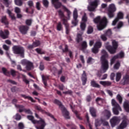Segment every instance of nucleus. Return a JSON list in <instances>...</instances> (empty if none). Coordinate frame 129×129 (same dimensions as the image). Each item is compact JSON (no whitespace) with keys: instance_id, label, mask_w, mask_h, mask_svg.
Listing matches in <instances>:
<instances>
[{"instance_id":"6e6d98bb","label":"nucleus","mask_w":129,"mask_h":129,"mask_svg":"<svg viewBox=\"0 0 129 129\" xmlns=\"http://www.w3.org/2000/svg\"><path fill=\"white\" fill-rule=\"evenodd\" d=\"M58 15L60 18H64V13L61 10L58 11Z\"/></svg>"},{"instance_id":"473e14b6","label":"nucleus","mask_w":129,"mask_h":129,"mask_svg":"<svg viewBox=\"0 0 129 129\" xmlns=\"http://www.w3.org/2000/svg\"><path fill=\"white\" fill-rule=\"evenodd\" d=\"M93 33V28L90 26L88 27L87 33L88 34H92Z\"/></svg>"},{"instance_id":"e2e57ef3","label":"nucleus","mask_w":129,"mask_h":129,"mask_svg":"<svg viewBox=\"0 0 129 129\" xmlns=\"http://www.w3.org/2000/svg\"><path fill=\"white\" fill-rule=\"evenodd\" d=\"M105 35H107V36H110V35H111V30H108L106 32Z\"/></svg>"},{"instance_id":"de8ad7c7","label":"nucleus","mask_w":129,"mask_h":129,"mask_svg":"<svg viewBox=\"0 0 129 129\" xmlns=\"http://www.w3.org/2000/svg\"><path fill=\"white\" fill-rule=\"evenodd\" d=\"M43 4L45 8H47L48 6H49V2H48V0H43Z\"/></svg>"},{"instance_id":"a211bd4d","label":"nucleus","mask_w":129,"mask_h":129,"mask_svg":"<svg viewBox=\"0 0 129 129\" xmlns=\"http://www.w3.org/2000/svg\"><path fill=\"white\" fill-rule=\"evenodd\" d=\"M101 122L103 124V125H105V126H107L108 128H109V124H108V122L105 121H100L98 120H96V126H98L99 125H100V123H101Z\"/></svg>"},{"instance_id":"69168bd1","label":"nucleus","mask_w":129,"mask_h":129,"mask_svg":"<svg viewBox=\"0 0 129 129\" xmlns=\"http://www.w3.org/2000/svg\"><path fill=\"white\" fill-rule=\"evenodd\" d=\"M19 127L20 129H23L24 128V124H23V123H19Z\"/></svg>"},{"instance_id":"ddd939ff","label":"nucleus","mask_w":129,"mask_h":129,"mask_svg":"<svg viewBox=\"0 0 129 129\" xmlns=\"http://www.w3.org/2000/svg\"><path fill=\"white\" fill-rule=\"evenodd\" d=\"M120 121V119L119 118V117H116V116L113 117L110 120L111 125L112 127H114V126H115L116 124H117L118 123H119Z\"/></svg>"},{"instance_id":"412c9836","label":"nucleus","mask_w":129,"mask_h":129,"mask_svg":"<svg viewBox=\"0 0 129 129\" xmlns=\"http://www.w3.org/2000/svg\"><path fill=\"white\" fill-rule=\"evenodd\" d=\"M0 36L3 39H7L9 36V31L6 30L4 32L3 31H0Z\"/></svg>"},{"instance_id":"6ab92c4d","label":"nucleus","mask_w":129,"mask_h":129,"mask_svg":"<svg viewBox=\"0 0 129 129\" xmlns=\"http://www.w3.org/2000/svg\"><path fill=\"white\" fill-rule=\"evenodd\" d=\"M129 82V75L127 74L125 75L123 77V79L121 81V84L122 85H125V84H127Z\"/></svg>"},{"instance_id":"a18cd8bd","label":"nucleus","mask_w":129,"mask_h":129,"mask_svg":"<svg viewBox=\"0 0 129 129\" xmlns=\"http://www.w3.org/2000/svg\"><path fill=\"white\" fill-rule=\"evenodd\" d=\"M117 19H123V13L119 12L117 14Z\"/></svg>"},{"instance_id":"ea45409f","label":"nucleus","mask_w":129,"mask_h":129,"mask_svg":"<svg viewBox=\"0 0 129 129\" xmlns=\"http://www.w3.org/2000/svg\"><path fill=\"white\" fill-rule=\"evenodd\" d=\"M87 62L88 64H92V63H94V59L91 57H89Z\"/></svg>"},{"instance_id":"20e7f679","label":"nucleus","mask_w":129,"mask_h":129,"mask_svg":"<svg viewBox=\"0 0 129 129\" xmlns=\"http://www.w3.org/2000/svg\"><path fill=\"white\" fill-rule=\"evenodd\" d=\"M52 5H53L54 8H55L56 9H59V8H61V7L63 10H64L65 12H67L68 14V20L70 19V15H71V12H70L69 10L66 8L65 6H62V5H61V3L59 2V0H52Z\"/></svg>"},{"instance_id":"c03bdc74","label":"nucleus","mask_w":129,"mask_h":129,"mask_svg":"<svg viewBox=\"0 0 129 129\" xmlns=\"http://www.w3.org/2000/svg\"><path fill=\"white\" fill-rule=\"evenodd\" d=\"M106 36L107 35L106 34H102L100 36V38L101 40H102V41H106V40H107V38L106 37Z\"/></svg>"},{"instance_id":"c9c22d12","label":"nucleus","mask_w":129,"mask_h":129,"mask_svg":"<svg viewBox=\"0 0 129 129\" xmlns=\"http://www.w3.org/2000/svg\"><path fill=\"white\" fill-rule=\"evenodd\" d=\"M86 22H87V16H86V13H84L82 18V22L86 23Z\"/></svg>"},{"instance_id":"338daca9","label":"nucleus","mask_w":129,"mask_h":129,"mask_svg":"<svg viewBox=\"0 0 129 129\" xmlns=\"http://www.w3.org/2000/svg\"><path fill=\"white\" fill-rule=\"evenodd\" d=\"M28 5L29 7H33L34 4L33 3V1H29L28 3Z\"/></svg>"},{"instance_id":"774afa93","label":"nucleus","mask_w":129,"mask_h":129,"mask_svg":"<svg viewBox=\"0 0 129 129\" xmlns=\"http://www.w3.org/2000/svg\"><path fill=\"white\" fill-rule=\"evenodd\" d=\"M115 76V75L114 74V73H112L111 74L110 77H111V80H113V79H114Z\"/></svg>"},{"instance_id":"dca6fc26","label":"nucleus","mask_w":129,"mask_h":129,"mask_svg":"<svg viewBox=\"0 0 129 129\" xmlns=\"http://www.w3.org/2000/svg\"><path fill=\"white\" fill-rule=\"evenodd\" d=\"M16 107L19 109V112H23V111H25L26 113L29 114H32V112L30 109H25V107L23 105H15Z\"/></svg>"},{"instance_id":"f03ea898","label":"nucleus","mask_w":129,"mask_h":129,"mask_svg":"<svg viewBox=\"0 0 129 129\" xmlns=\"http://www.w3.org/2000/svg\"><path fill=\"white\" fill-rule=\"evenodd\" d=\"M95 24H98L97 25V29L99 31H101V30H103L104 27L106 26L107 25V19L106 17H103L102 19L100 18V16H98L93 20Z\"/></svg>"},{"instance_id":"5701e85b","label":"nucleus","mask_w":129,"mask_h":129,"mask_svg":"<svg viewBox=\"0 0 129 129\" xmlns=\"http://www.w3.org/2000/svg\"><path fill=\"white\" fill-rule=\"evenodd\" d=\"M123 108L126 112H129V103L128 101H126L124 102Z\"/></svg>"},{"instance_id":"6e6552de","label":"nucleus","mask_w":129,"mask_h":129,"mask_svg":"<svg viewBox=\"0 0 129 129\" xmlns=\"http://www.w3.org/2000/svg\"><path fill=\"white\" fill-rule=\"evenodd\" d=\"M33 123L34 124H37L38 126H35L37 129H44L46 126V122L42 118H39V120H36L35 122H33Z\"/></svg>"},{"instance_id":"7ed1b4c3","label":"nucleus","mask_w":129,"mask_h":129,"mask_svg":"<svg viewBox=\"0 0 129 129\" xmlns=\"http://www.w3.org/2000/svg\"><path fill=\"white\" fill-rule=\"evenodd\" d=\"M112 47L109 45V42H107L105 43V47L110 54H114L116 52V49H117V42L112 40Z\"/></svg>"},{"instance_id":"49530a36","label":"nucleus","mask_w":129,"mask_h":129,"mask_svg":"<svg viewBox=\"0 0 129 129\" xmlns=\"http://www.w3.org/2000/svg\"><path fill=\"white\" fill-rule=\"evenodd\" d=\"M42 80H43V83H44V85L45 86H47V83H46V81L47 80V79H48V78L47 77H45L44 76H42Z\"/></svg>"},{"instance_id":"bb28decb","label":"nucleus","mask_w":129,"mask_h":129,"mask_svg":"<svg viewBox=\"0 0 129 129\" xmlns=\"http://www.w3.org/2000/svg\"><path fill=\"white\" fill-rule=\"evenodd\" d=\"M100 84H101L103 86H108L111 85V82L108 81H100Z\"/></svg>"},{"instance_id":"bf43d9fd","label":"nucleus","mask_w":129,"mask_h":129,"mask_svg":"<svg viewBox=\"0 0 129 129\" xmlns=\"http://www.w3.org/2000/svg\"><path fill=\"white\" fill-rule=\"evenodd\" d=\"M26 24L27 25V26H31V24H32V21L31 20H27L26 21Z\"/></svg>"},{"instance_id":"4be33fe9","label":"nucleus","mask_w":129,"mask_h":129,"mask_svg":"<svg viewBox=\"0 0 129 129\" xmlns=\"http://www.w3.org/2000/svg\"><path fill=\"white\" fill-rule=\"evenodd\" d=\"M63 24L66 27V34H69V28L68 27H69V25L68 23H67V20L66 19H63L62 20Z\"/></svg>"},{"instance_id":"393cba45","label":"nucleus","mask_w":129,"mask_h":129,"mask_svg":"<svg viewBox=\"0 0 129 129\" xmlns=\"http://www.w3.org/2000/svg\"><path fill=\"white\" fill-rule=\"evenodd\" d=\"M7 13L9 16V17L11 18V20L12 21H15L16 20V17H15V14H14L11 11L9 10H7Z\"/></svg>"},{"instance_id":"2eb2a0df","label":"nucleus","mask_w":129,"mask_h":129,"mask_svg":"<svg viewBox=\"0 0 129 129\" xmlns=\"http://www.w3.org/2000/svg\"><path fill=\"white\" fill-rule=\"evenodd\" d=\"M124 57V53L123 52L121 51L119 53L116 55L113 56L110 60V65H112L114 63L116 59H118V58H123Z\"/></svg>"},{"instance_id":"a878e982","label":"nucleus","mask_w":129,"mask_h":129,"mask_svg":"<svg viewBox=\"0 0 129 129\" xmlns=\"http://www.w3.org/2000/svg\"><path fill=\"white\" fill-rule=\"evenodd\" d=\"M103 114H105L106 119H108V118H109V117L111 116V114L110 113V111H109V110H105L103 112Z\"/></svg>"},{"instance_id":"7c9ffc66","label":"nucleus","mask_w":129,"mask_h":129,"mask_svg":"<svg viewBox=\"0 0 129 129\" xmlns=\"http://www.w3.org/2000/svg\"><path fill=\"white\" fill-rule=\"evenodd\" d=\"M91 85H92V86H93V87H97L98 88H99V87H100V86L96 83V82L94 81H92L91 82Z\"/></svg>"},{"instance_id":"052dcab7","label":"nucleus","mask_w":129,"mask_h":129,"mask_svg":"<svg viewBox=\"0 0 129 129\" xmlns=\"http://www.w3.org/2000/svg\"><path fill=\"white\" fill-rule=\"evenodd\" d=\"M82 47L83 48V49H84V48H86V47H87V43H86V42L84 41L82 44Z\"/></svg>"},{"instance_id":"a19ab883","label":"nucleus","mask_w":129,"mask_h":129,"mask_svg":"<svg viewBox=\"0 0 129 129\" xmlns=\"http://www.w3.org/2000/svg\"><path fill=\"white\" fill-rule=\"evenodd\" d=\"M104 100L100 98H97L96 99V101L98 104H101L103 102Z\"/></svg>"},{"instance_id":"37998d69","label":"nucleus","mask_w":129,"mask_h":129,"mask_svg":"<svg viewBox=\"0 0 129 129\" xmlns=\"http://www.w3.org/2000/svg\"><path fill=\"white\" fill-rule=\"evenodd\" d=\"M116 98L117 100H118L119 103H121L122 102V97L120 95H118L116 96Z\"/></svg>"},{"instance_id":"0eeeda50","label":"nucleus","mask_w":129,"mask_h":129,"mask_svg":"<svg viewBox=\"0 0 129 129\" xmlns=\"http://www.w3.org/2000/svg\"><path fill=\"white\" fill-rule=\"evenodd\" d=\"M111 104L113 106L112 110L114 114H118L119 113V111H121V107H120L119 105L116 102V101H115V100L114 99H112Z\"/></svg>"},{"instance_id":"680f3d73","label":"nucleus","mask_w":129,"mask_h":129,"mask_svg":"<svg viewBox=\"0 0 129 129\" xmlns=\"http://www.w3.org/2000/svg\"><path fill=\"white\" fill-rule=\"evenodd\" d=\"M36 8L38 11L41 9V5L40 4V3L37 2L36 3Z\"/></svg>"},{"instance_id":"e433bc0d","label":"nucleus","mask_w":129,"mask_h":129,"mask_svg":"<svg viewBox=\"0 0 129 129\" xmlns=\"http://www.w3.org/2000/svg\"><path fill=\"white\" fill-rule=\"evenodd\" d=\"M22 97H24V98H27V99H29V100H31L32 102H35V100L33 99V98L30 96H27L25 95H22Z\"/></svg>"},{"instance_id":"cd10ccee","label":"nucleus","mask_w":129,"mask_h":129,"mask_svg":"<svg viewBox=\"0 0 129 129\" xmlns=\"http://www.w3.org/2000/svg\"><path fill=\"white\" fill-rule=\"evenodd\" d=\"M39 45H40V41H36L33 43V45H29L28 48L33 49V48H35V47H38Z\"/></svg>"},{"instance_id":"f704fd0d","label":"nucleus","mask_w":129,"mask_h":129,"mask_svg":"<svg viewBox=\"0 0 129 129\" xmlns=\"http://www.w3.org/2000/svg\"><path fill=\"white\" fill-rule=\"evenodd\" d=\"M83 34V32H82L81 33V34H78L76 40H77V41H78V42L82 41V36Z\"/></svg>"},{"instance_id":"4d7b16f0","label":"nucleus","mask_w":129,"mask_h":129,"mask_svg":"<svg viewBox=\"0 0 129 129\" xmlns=\"http://www.w3.org/2000/svg\"><path fill=\"white\" fill-rule=\"evenodd\" d=\"M15 12L16 14H19L20 13H21V9H20L19 8L16 7L15 8Z\"/></svg>"},{"instance_id":"79ce46f5","label":"nucleus","mask_w":129,"mask_h":129,"mask_svg":"<svg viewBox=\"0 0 129 129\" xmlns=\"http://www.w3.org/2000/svg\"><path fill=\"white\" fill-rule=\"evenodd\" d=\"M28 119H29V120H31L32 122L34 123V122H35L36 120L34 119V117L32 115H28L27 116Z\"/></svg>"},{"instance_id":"13d9d810","label":"nucleus","mask_w":129,"mask_h":129,"mask_svg":"<svg viewBox=\"0 0 129 129\" xmlns=\"http://www.w3.org/2000/svg\"><path fill=\"white\" fill-rule=\"evenodd\" d=\"M2 71L4 74H5V75H8V73H9V72H8V71L7 70V69H6V68H3Z\"/></svg>"},{"instance_id":"b1692460","label":"nucleus","mask_w":129,"mask_h":129,"mask_svg":"<svg viewBox=\"0 0 129 129\" xmlns=\"http://www.w3.org/2000/svg\"><path fill=\"white\" fill-rule=\"evenodd\" d=\"M87 80V79L86 78V74H85V72H84L82 76V81L83 85H85V84H86Z\"/></svg>"},{"instance_id":"9b49d317","label":"nucleus","mask_w":129,"mask_h":129,"mask_svg":"<svg viewBox=\"0 0 129 129\" xmlns=\"http://www.w3.org/2000/svg\"><path fill=\"white\" fill-rule=\"evenodd\" d=\"M101 46H102V43H101V42L100 41L96 42L94 45L93 48H92V51L93 53H94L95 54L98 53V51H99V49L101 48Z\"/></svg>"},{"instance_id":"09e8293b","label":"nucleus","mask_w":129,"mask_h":129,"mask_svg":"<svg viewBox=\"0 0 129 129\" xmlns=\"http://www.w3.org/2000/svg\"><path fill=\"white\" fill-rule=\"evenodd\" d=\"M120 66V63H119V62H117L114 66V69H118V68H119Z\"/></svg>"},{"instance_id":"c756f323","label":"nucleus","mask_w":129,"mask_h":129,"mask_svg":"<svg viewBox=\"0 0 129 129\" xmlns=\"http://www.w3.org/2000/svg\"><path fill=\"white\" fill-rule=\"evenodd\" d=\"M3 49H4V50H6V51H7L6 54L9 56L10 55V51H9V49H10V47L7 46V45L4 44L3 45Z\"/></svg>"},{"instance_id":"58836bf2","label":"nucleus","mask_w":129,"mask_h":129,"mask_svg":"<svg viewBox=\"0 0 129 129\" xmlns=\"http://www.w3.org/2000/svg\"><path fill=\"white\" fill-rule=\"evenodd\" d=\"M1 22L3 24H5V25H7L8 22L7 21V17L6 16H3L2 18Z\"/></svg>"},{"instance_id":"864d4df0","label":"nucleus","mask_w":129,"mask_h":129,"mask_svg":"<svg viewBox=\"0 0 129 129\" xmlns=\"http://www.w3.org/2000/svg\"><path fill=\"white\" fill-rule=\"evenodd\" d=\"M39 69L41 71H43L45 69V67H44V64L42 62H40V63Z\"/></svg>"},{"instance_id":"39448f33","label":"nucleus","mask_w":129,"mask_h":129,"mask_svg":"<svg viewBox=\"0 0 129 129\" xmlns=\"http://www.w3.org/2000/svg\"><path fill=\"white\" fill-rule=\"evenodd\" d=\"M54 103L59 105L62 112V114L66 118H70V116H69V112H68V111H67L66 108L64 107V106L62 105L60 101H59L58 100H54Z\"/></svg>"},{"instance_id":"5fc2aeb1","label":"nucleus","mask_w":129,"mask_h":129,"mask_svg":"<svg viewBox=\"0 0 129 129\" xmlns=\"http://www.w3.org/2000/svg\"><path fill=\"white\" fill-rule=\"evenodd\" d=\"M14 118L16 119V120H20L21 119V115L19 114H16V115L14 116Z\"/></svg>"},{"instance_id":"aec40b11","label":"nucleus","mask_w":129,"mask_h":129,"mask_svg":"<svg viewBox=\"0 0 129 129\" xmlns=\"http://www.w3.org/2000/svg\"><path fill=\"white\" fill-rule=\"evenodd\" d=\"M19 30L23 34V35H25V34H27L28 33V31L29 30V27L26 26H21L19 28Z\"/></svg>"},{"instance_id":"4468645a","label":"nucleus","mask_w":129,"mask_h":129,"mask_svg":"<svg viewBox=\"0 0 129 129\" xmlns=\"http://www.w3.org/2000/svg\"><path fill=\"white\" fill-rule=\"evenodd\" d=\"M73 18L74 20L72 22V24L73 26H77V24H78V20H77V18H78V14L77 13V9H75L74 11Z\"/></svg>"},{"instance_id":"603ef678","label":"nucleus","mask_w":129,"mask_h":129,"mask_svg":"<svg viewBox=\"0 0 129 129\" xmlns=\"http://www.w3.org/2000/svg\"><path fill=\"white\" fill-rule=\"evenodd\" d=\"M118 22V18H115L112 22V26H115Z\"/></svg>"},{"instance_id":"f257e3e1","label":"nucleus","mask_w":129,"mask_h":129,"mask_svg":"<svg viewBox=\"0 0 129 129\" xmlns=\"http://www.w3.org/2000/svg\"><path fill=\"white\" fill-rule=\"evenodd\" d=\"M108 57L107 52L105 50H102V56L100 57V60L101 63L100 72H98L97 74V76L100 77L101 76V73H105L108 70V60L106 58Z\"/></svg>"},{"instance_id":"9d476101","label":"nucleus","mask_w":129,"mask_h":129,"mask_svg":"<svg viewBox=\"0 0 129 129\" xmlns=\"http://www.w3.org/2000/svg\"><path fill=\"white\" fill-rule=\"evenodd\" d=\"M13 51L15 54H20V56L24 57V48L21 47L15 46L13 47Z\"/></svg>"},{"instance_id":"c85d7f7f","label":"nucleus","mask_w":129,"mask_h":129,"mask_svg":"<svg viewBox=\"0 0 129 129\" xmlns=\"http://www.w3.org/2000/svg\"><path fill=\"white\" fill-rule=\"evenodd\" d=\"M121 79V73H116V81L118 82Z\"/></svg>"},{"instance_id":"72a5a7b5","label":"nucleus","mask_w":129,"mask_h":129,"mask_svg":"<svg viewBox=\"0 0 129 129\" xmlns=\"http://www.w3.org/2000/svg\"><path fill=\"white\" fill-rule=\"evenodd\" d=\"M80 28L82 31H85L86 28V23H85V22H81L80 25Z\"/></svg>"},{"instance_id":"8fccbe9b","label":"nucleus","mask_w":129,"mask_h":129,"mask_svg":"<svg viewBox=\"0 0 129 129\" xmlns=\"http://www.w3.org/2000/svg\"><path fill=\"white\" fill-rule=\"evenodd\" d=\"M122 26H123V23L122 22H119L117 25V29H120Z\"/></svg>"},{"instance_id":"3c124183","label":"nucleus","mask_w":129,"mask_h":129,"mask_svg":"<svg viewBox=\"0 0 129 129\" xmlns=\"http://www.w3.org/2000/svg\"><path fill=\"white\" fill-rule=\"evenodd\" d=\"M56 29L57 31H61V30H62V25L61 24V23H58Z\"/></svg>"},{"instance_id":"4c0bfd02","label":"nucleus","mask_w":129,"mask_h":129,"mask_svg":"<svg viewBox=\"0 0 129 129\" xmlns=\"http://www.w3.org/2000/svg\"><path fill=\"white\" fill-rule=\"evenodd\" d=\"M15 5L21 7L23 5V2L21 0H15Z\"/></svg>"},{"instance_id":"423d86ee","label":"nucleus","mask_w":129,"mask_h":129,"mask_svg":"<svg viewBox=\"0 0 129 129\" xmlns=\"http://www.w3.org/2000/svg\"><path fill=\"white\" fill-rule=\"evenodd\" d=\"M88 11H89V12H94V11H95V9H96V8H97V6H98V3H99V0H94V1H91V0H88Z\"/></svg>"},{"instance_id":"1a4fd4ad","label":"nucleus","mask_w":129,"mask_h":129,"mask_svg":"<svg viewBox=\"0 0 129 129\" xmlns=\"http://www.w3.org/2000/svg\"><path fill=\"white\" fill-rule=\"evenodd\" d=\"M116 11V8L114 4H110L108 8L107 15L109 18H113L114 17V12Z\"/></svg>"},{"instance_id":"0e129e2a","label":"nucleus","mask_w":129,"mask_h":129,"mask_svg":"<svg viewBox=\"0 0 129 129\" xmlns=\"http://www.w3.org/2000/svg\"><path fill=\"white\" fill-rule=\"evenodd\" d=\"M36 52H37L39 54H43L44 52H43V51H42V50L39 49V48H37L35 49Z\"/></svg>"},{"instance_id":"2f4dec72","label":"nucleus","mask_w":129,"mask_h":129,"mask_svg":"<svg viewBox=\"0 0 129 129\" xmlns=\"http://www.w3.org/2000/svg\"><path fill=\"white\" fill-rule=\"evenodd\" d=\"M90 111L91 112V114L92 116L93 117H95V116H96V114L95 113V109L94 108H91L90 109Z\"/></svg>"},{"instance_id":"f8f14e48","label":"nucleus","mask_w":129,"mask_h":129,"mask_svg":"<svg viewBox=\"0 0 129 129\" xmlns=\"http://www.w3.org/2000/svg\"><path fill=\"white\" fill-rule=\"evenodd\" d=\"M22 65H26L27 70H31L33 68V63L27 59H23L21 61Z\"/></svg>"},{"instance_id":"f3484780","label":"nucleus","mask_w":129,"mask_h":129,"mask_svg":"<svg viewBox=\"0 0 129 129\" xmlns=\"http://www.w3.org/2000/svg\"><path fill=\"white\" fill-rule=\"evenodd\" d=\"M124 119L122 122L121 123L119 126H118L117 129H123L125 127H126V125H127V122L126 121V116H124L123 117Z\"/></svg>"}]
</instances>
